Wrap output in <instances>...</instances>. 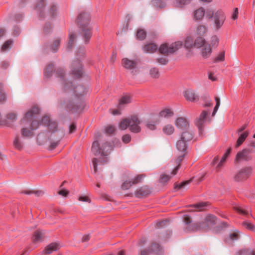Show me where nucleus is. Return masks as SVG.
Returning a JSON list of instances; mask_svg holds the SVG:
<instances>
[{
	"mask_svg": "<svg viewBox=\"0 0 255 255\" xmlns=\"http://www.w3.org/2000/svg\"><path fill=\"white\" fill-rule=\"evenodd\" d=\"M152 2L153 5L157 7L163 8L166 5L165 3L161 0H153Z\"/></svg>",
	"mask_w": 255,
	"mask_h": 255,
	"instance_id": "nucleus-51",
	"label": "nucleus"
},
{
	"mask_svg": "<svg viewBox=\"0 0 255 255\" xmlns=\"http://www.w3.org/2000/svg\"><path fill=\"white\" fill-rule=\"evenodd\" d=\"M171 177L169 175L166 174H162L160 175V182L162 183H166L171 179Z\"/></svg>",
	"mask_w": 255,
	"mask_h": 255,
	"instance_id": "nucleus-53",
	"label": "nucleus"
},
{
	"mask_svg": "<svg viewBox=\"0 0 255 255\" xmlns=\"http://www.w3.org/2000/svg\"><path fill=\"white\" fill-rule=\"evenodd\" d=\"M190 180L184 181L179 184L176 185L175 188L178 189H184L185 186L189 184Z\"/></svg>",
	"mask_w": 255,
	"mask_h": 255,
	"instance_id": "nucleus-60",
	"label": "nucleus"
},
{
	"mask_svg": "<svg viewBox=\"0 0 255 255\" xmlns=\"http://www.w3.org/2000/svg\"><path fill=\"white\" fill-rule=\"evenodd\" d=\"M39 113V109L37 107H33L30 110L28 111L24 117L21 119L20 121V124L23 125L22 128L21 129V135L26 138H31L33 137V130L31 127L28 128L25 127V125L28 121H31L35 116Z\"/></svg>",
	"mask_w": 255,
	"mask_h": 255,
	"instance_id": "nucleus-4",
	"label": "nucleus"
},
{
	"mask_svg": "<svg viewBox=\"0 0 255 255\" xmlns=\"http://www.w3.org/2000/svg\"><path fill=\"white\" fill-rule=\"evenodd\" d=\"M92 151L95 155L102 154V148L97 141H95L92 146Z\"/></svg>",
	"mask_w": 255,
	"mask_h": 255,
	"instance_id": "nucleus-32",
	"label": "nucleus"
},
{
	"mask_svg": "<svg viewBox=\"0 0 255 255\" xmlns=\"http://www.w3.org/2000/svg\"><path fill=\"white\" fill-rule=\"evenodd\" d=\"M75 37H76V36H75V34H74L73 33L69 34V41H68V45H67V48L69 49H70L73 47V46L74 44V41L75 39Z\"/></svg>",
	"mask_w": 255,
	"mask_h": 255,
	"instance_id": "nucleus-45",
	"label": "nucleus"
},
{
	"mask_svg": "<svg viewBox=\"0 0 255 255\" xmlns=\"http://www.w3.org/2000/svg\"><path fill=\"white\" fill-rule=\"evenodd\" d=\"M173 112L171 109L166 108L162 110L159 113V117L164 118H169L173 116Z\"/></svg>",
	"mask_w": 255,
	"mask_h": 255,
	"instance_id": "nucleus-28",
	"label": "nucleus"
},
{
	"mask_svg": "<svg viewBox=\"0 0 255 255\" xmlns=\"http://www.w3.org/2000/svg\"><path fill=\"white\" fill-rule=\"evenodd\" d=\"M140 121L137 116L133 115L131 117L123 120L120 124V128L124 130L129 128L130 131L138 133L140 131L139 126Z\"/></svg>",
	"mask_w": 255,
	"mask_h": 255,
	"instance_id": "nucleus-5",
	"label": "nucleus"
},
{
	"mask_svg": "<svg viewBox=\"0 0 255 255\" xmlns=\"http://www.w3.org/2000/svg\"><path fill=\"white\" fill-rule=\"evenodd\" d=\"M192 220L190 216H185L184 218V222L187 226L185 229V232H189L191 231H197L200 228V226L198 223H194L192 224H190L191 223Z\"/></svg>",
	"mask_w": 255,
	"mask_h": 255,
	"instance_id": "nucleus-12",
	"label": "nucleus"
},
{
	"mask_svg": "<svg viewBox=\"0 0 255 255\" xmlns=\"http://www.w3.org/2000/svg\"><path fill=\"white\" fill-rule=\"evenodd\" d=\"M44 233L39 230L35 231L34 233L32 240L34 243H37L42 241L44 238Z\"/></svg>",
	"mask_w": 255,
	"mask_h": 255,
	"instance_id": "nucleus-24",
	"label": "nucleus"
},
{
	"mask_svg": "<svg viewBox=\"0 0 255 255\" xmlns=\"http://www.w3.org/2000/svg\"><path fill=\"white\" fill-rule=\"evenodd\" d=\"M168 223V221L167 220H163L157 222L155 224V227L156 229H160L163 227H165Z\"/></svg>",
	"mask_w": 255,
	"mask_h": 255,
	"instance_id": "nucleus-55",
	"label": "nucleus"
},
{
	"mask_svg": "<svg viewBox=\"0 0 255 255\" xmlns=\"http://www.w3.org/2000/svg\"><path fill=\"white\" fill-rule=\"evenodd\" d=\"M46 5V3L44 0H38L36 3L35 9L39 13L40 16H43V10Z\"/></svg>",
	"mask_w": 255,
	"mask_h": 255,
	"instance_id": "nucleus-21",
	"label": "nucleus"
},
{
	"mask_svg": "<svg viewBox=\"0 0 255 255\" xmlns=\"http://www.w3.org/2000/svg\"><path fill=\"white\" fill-rule=\"evenodd\" d=\"M205 44L208 43L205 42V39L201 37H199L194 41V46L197 48L200 47L202 48Z\"/></svg>",
	"mask_w": 255,
	"mask_h": 255,
	"instance_id": "nucleus-37",
	"label": "nucleus"
},
{
	"mask_svg": "<svg viewBox=\"0 0 255 255\" xmlns=\"http://www.w3.org/2000/svg\"><path fill=\"white\" fill-rule=\"evenodd\" d=\"M237 255H255V251L252 249H243L238 252Z\"/></svg>",
	"mask_w": 255,
	"mask_h": 255,
	"instance_id": "nucleus-40",
	"label": "nucleus"
},
{
	"mask_svg": "<svg viewBox=\"0 0 255 255\" xmlns=\"http://www.w3.org/2000/svg\"><path fill=\"white\" fill-rule=\"evenodd\" d=\"M193 136L194 133L193 131L189 128L185 129V130L181 133L180 138L185 141L188 142L193 139Z\"/></svg>",
	"mask_w": 255,
	"mask_h": 255,
	"instance_id": "nucleus-17",
	"label": "nucleus"
},
{
	"mask_svg": "<svg viewBox=\"0 0 255 255\" xmlns=\"http://www.w3.org/2000/svg\"><path fill=\"white\" fill-rule=\"evenodd\" d=\"M210 115V112L203 111L200 116L196 119L195 125L198 128L200 133H202L205 123L207 121Z\"/></svg>",
	"mask_w": 255,
	"mask_h": 255,
	"instance_id": "nucleus-9",
	"label": "nucleus"
},
{
	"mask_svg": "<svg viewBox=\"0 0 255 255\" xmlns=\"http://www.w3.org/2000/svg\"><path fill=\"white\" fill-rule=\"evenodd\" d=\"M60 41L61 39L59 37L55 39L49 46L50 50L53 53L56 52L59 49Z\"/></svg>",
	"mask_w": 255,
	"mask_h": 255,
	"instance_id": "nucleus-26",
	"label": "nucleus"
},
{
	"mask_svg": "<svg viewBox=\"0 0 255 255\" xmlns=\"http://www.w3.org/2000/svg\"><path fill=\"white\" fill-rule=\"evenodd\" d=\"M217 220L216 217L212 215H208L205 219V222L208 226L212 225L215 224Z\"/></svg>",
	"mask_w": 255,
	"mask_h": 255,
	"instance_id": "nucleus-41",
	"label": "nucleus"
},
{
	"mask_svg": "<svg viewBox=\"0 0 255 255\" xmlns=\"http://www.w3.org/2000/svg\"><path fill=\"white\" fill-rule=\"evenodd\" d=\"M47 127L51 132L48 137L50 139L49 149L53 150L57 147L64 136V132L62 129L58 128V124L55 121L50 122Z\"/></svg>",
	"mask_w": 255,
	"mask_h": 255,
	"instance_id": "nucleus-2",
	"label": "nucleus"
},
{
	"mask_svg": "<svg viewBox=\"0 0 255 255\" xmlns=\"http://www.w3.org/2000/svg\"><path fill=\"white\" fill-rule=\"evenodd\" d=\"M176 147L178 151L181 153H187L188 142L181 139H179L176 142Z\"/></svg>",
	"mask_w": 255,
	"mask_h": 255,
	"instance_id": "nucleus-19",
	"label": "nucleus"
},
{
	"mask_svg": "<svg viewBox=\"0 0 255 255\" xmlns=\"http://www.w3.org/2000/svg\"><path fill=\"white\" fill-rule=\"evenodd\" d=\"M149 193L150 191L148 187L144 186L138 189L135 193V195L136 197L141 198L146 196L149 194Z\"/></svg>",
	"mask_w": 255,
	"mask_h": 255,
	"instance_id": "nucleus-23",
	"label": "nucleus"
},
{
	"mask_svg": "<svg viewBox=\"0 0 255 255\" xmlns=\"http://www.w3.org/2000/svg\"><path fill=\"white\" fill-rule=\"evenodd\" d=\"M157 49V46L154 43L146 44L144 46L143 50L146 53H153Z\"/></svg>",
	"mask_w": 255,
	"mask_h": 255,
	"instance_id": "nucleus-33",
	"label": "nucleus"
},
{
	"mask_svg": "<svg viewBox=\"0 0 255 255\" xmlns=\"http://www.w3.org/2000/svg\"><path fill=\"white\" fill-rule=\"evenodd\" d=\"M102 154L107 155L112 150V145L110 143L106 142L102 147Z\"/></svg>",
	"mask_w": 255,
	"mask_h": 255,
	"instance_id": "nucleus-31",
	"label": "nucleus"
},
{
	"mask_svg": "<svg viewBox=\"0 0 255 255\" xmlns=\"http://www.w3.org/2000/svg\"><path fill=\"white\" fill-rule=\"evenodd\" d=\"M13 145L15 146V147L18 149H20L22 147V144L21 143L20 138L18 136H16L15 137V139L13 141Z\"/></svg>",
	"mask_w": 255,
	"mask_h": 255,
	"instance_id": "nucleus-52",
	"label": "nucleus"
},
{
	"mask_svg": "<svg viewBox=\"0 0 255 255\" xmlns=\"http://www.w3.org/2000/svg\"><path fill=\"white\" fill-rule=\"evenodd\" d=\"M49 13L51 16L54 17L57 13V8L56 5L52 4L50 6Z\"/></svg>",
	"mask_w": 255,
	"mask_h": 255,
	"instance_id": "nucleus-54",
	"label": "nucleus"
},
{
	"mask_svg": "<svg viewBox=\"0 0 255 255\" xmlns=\"http://www.w3.org/2000/svg\"><path fill=\"white\" fill-rule=\"evenodd\" d=\"M191 0H175L174 5L176 7H183L184 5L189 4Z\"/></svg>",
	"mask_w": 255,
	"mask_h": 255,
	"instance_id": "nucleus-38",
	"label": "nucleus"
},
{
	"mask_svg": "<svg viewBox=\"0 0 255 255\" xmlns=\"http://www.w3.org/2000/svg\"><path fill=\"white\" fill-rule=\"evenodd\" d=\"M163 133L167 135L172 134L175 131V128L171 124H167L163 126L162 128Z\"/></svg>",
	"mask_w": 255,
	"mask_h": 255,
	"instance_id": "nucleus-29",
	"label": "nucleus"
},
{
	"mask_svg": "<svg viewBox=\"0 0 255 255\" xmlns=\"http://www.w3.org/2000/svg\"><path fill=\"white\" fill-rule=\"evenodd\" d=\"M234 209L238 213H239L242 215H249L250 211L249 209H243L242 208H241V207H239V206L235 207Z\"/></svg>",
	"mask_w": 255,
	"mask_h": 255,
	"instance_id": "nucleus-48",
	"label": "nucleus"
},
{
	"mask_svg": "<svg viewBox=\"0 0 255 255\" xmlns=\"http://www.w3.org/2000/svg\"><path fill=\"white\" fill-rule=\"evenodd\" d=\"M6 124L9 126L10 124L15 122L17 119V114L13 112H9L6 116Z\"/></svg>",
	"mask_w": 255,
	"mask_h": 255,
	"instance_id": "nucleus-27",
	"label": "nucleus"
},
{
	"mask_svg": "<svg viewBox=\"0 0 255 255\" xmlns=\"http://www.w3.org/2000/svg\"><path fill=\"white\" fill-rule=\"evenodd\" d=\"M77 21L81 28V35L83 38L84 43L86 44L89 42L92 36L91 28L89 25L90 21L89 14L86 12L80 13L78 16Z\"/></svg>",
	"mask_w": 255,
	"mask_h": 255,
	"instance_id": "nucleus-3",
	"label": "nucleus"
},
{
	"mask_svg": "<svg viewBox=\"0 0 255 255\" xmlns=\"http://www.w3.org/2000/svg\"><path fill=\"white\" fill-rule=\"evenodd\" d=\"M225 60V52L223 51L219 53L214 60L215 62L223 61Z\"/></svg>",
	"mask_w": 255,
	"mask_h": 255,
	"instance_id": "nucleus-56",
	"label": "nucleus"
},
{
	"mask_svg": "<svg viewBox=\"0 0 255 255\" xmlns=\"http://www.w3.org/2000/svg\"><path fill=\"white\" fill-rule=\"evenodd\" d=\"M174 124L177 128L181 129H186L189 128V122L185 117H178L175 122Z\"/></svg>",
	"mask_w": 255,
	"mask_h": 255,
	"instance_id": "nucleus-13",
	"label": "nucleus"
},
{
	"mask_svg": "<svg viewBox=\"0 0 255 255\" xmlns=\"http://www.w3.org/2000/svg\"><path fill=\"white\" fill-rule=\"evenodd\" d=\"M39 125V123L36 120H33L30 123V127H31L33 130H36L38 128Z\"/></svg>",
	"mask_w": 255,
	"mask_h": 255,
	"instance_id": "nucleus-64",
	"label": "nucleus"
},
{
	"mask_svg": "<svg viewBox=\"0 0 255 255\" xmlns=\"http://www.w3.org/2000/svg\"><path fill=\"white\" fill-rule=\"evenodd\" d=\"M215 101L216 102V105L214 108V111L212 113L213 116H214L215 115L216 113L217 112V111L219 107L220 104V100L219 97H215Z\"/></svg>",
	"mask_w": 255,
	"mask_h": 255,
	"instance_id": "nucleus-61",
	"label": "nucleus"
},
{
	"mask_svg": "<svg viewBox=\"0 0 255 255\" xmlns=\"http://www.w3.org/2000/svg\"><path fill=\"white\" fill-rule=\"evenodd\" d=\"M229 238L232 241H237L240 238V233L238 230L232 231L229 234Z\"/></svg>",
	"mask_w": 255,
	"mask_h": 255,
	"instance_id": "nucleus-42",
	"label": "nucleus"
},
{
	"mask_svg": "<svg viewBox=\"0 0 255 255\" xmlns=\"http://www.w3.org/2000/svg\"><path fill=\"white\" fill-rule=\"evenodd\" d=\"M151 250L156 254L161 253L162 248L157 243H153L151 247Z\"/></svg>",
	"mask_w": 255,
	"mask_h": 255,
	"instance_id": "nucleus-49",
	"label": "nucleus"
},
{
	"mask_svg": "<svg viewBox=\"0 0 255 255\" xmlns=\"http://www.w3.org/2000/svg\"><path fill=\"white\" fill-rule=\"evenodd\" d=\"M131 102V97L129 95H125L122 97L120 100L119 106L129 104Z\"/></svg>",
	"mask_w": 255,
	"mask_h": 255,
	"instance_id": "nucleus-39",
	"label": "nucleus"
},
{
	"mask_svg": "<svg viewBox=\"0 0 255 255\" xmlns=\"http://www.w3.org/2000/svg\"><path fill=\"white\" fill-rule=\"evenodd\" d=\"M249 135V132L247 131H246L244 132L243 133H241L240 135L239 138H238L237 140V142L236 144V147H238L240 145H242V144L244 142V141L246 140L247 137H248Z\"/></svg>",
	"mask_w": 255,
	"mask_h": 255,
	"instance_id": "nucleus-30",
	"label": "nucleus"
},
{
	"mask_svg": "<svg viewBox=\"0 0 255 255\" xmlns=\"http://www.w3.org/2000/svg\"><path fill=\"white\" fill-rule=\"evenodd\" d=\"M186 153H186V152L181 153V154L179 155L178 156L177 158L176 159V163L177 164V166L173 169V170L172 171V172L171 173V174L173 175H175L176 174V173L177 172V171L178 170V169L179 168L180 163L183 160V159H184V156H185V155H186Z\"/></svg>",
	"mask_w": 255,
	"mask_h": 255,
	"instance_id": "nucleus-25",
	"label": "nucleus"
},
{
	"mask_svg": "<svg viewBox=\"0 0 255 255\" xmlns=\"http://www.w3.org/2000/svg\"><path fill=\"white\" fill-rule=\"evenodd\" d=\"M205 14V10L204 8L200 7L194 11L193 18L195 21H201L203 19Z\"/></svg>",
	"mask_w": 255,
	"mask_h": 255,
	"instance_id": "nucleus-16",
	"label": "nucleus"
},
{
	"mask_svg": "<svg viewBox=\"0 0 255 255\" xmlns=\"http://www.w3.org/2000/svg\"><path fill=\"white\" fill-rule=\"evenodd\" d=\"M102 156L99 158H93L92 160V163L94 167V172H96L97 171V166L98 164L99 163V164H104L106 163L108 161L107 157H106V155H104L103 154H101Z\"/></svg>",
	"mask_w": 255,
	"mask_h": 255,
	"instance_id": "nucleus-20",
	"label": "nucleus"
},
{
	"mask_svg": "<svg viewBox=\"0 0 255 255\" xmlns=\"http://www.w3.org/2000/svg\"><path fill=\"white\" fill-rule=\"evenodd\" d=\"M184 96L185 99L190 102H195L198 99V96L195 91L191 89L186 90L184 93Z\"/></svg>",
	"mask_w": 255,
	"mask_h": 255,
	"instance_id": "nucleus-18",
	"label": "nucleus"
},
{
	"mask_svg": "<svg viewBox=\"0 0 255 255\" xmlns=\"http://www.w3.org/2000/svg\"><path fill=\"white\" fill-rule=\"evenodd\" d=\"M219 42V38L217 36H213L211 38V44L212 46H217Z\"/></svg>",
	"mask_w": 255,
	"mask_h": 255,
	"instance_id": "nucleus-58",
	"label": "nucleus"
},
{
	"mask_svg": "<svg viewBox=\"0 0 255 255\" xmlns=\"http://www.w3.org/2000/svg\"><path fill=\"white\" fill-rule=\"evenodd\" d=\"M212 53V49L211 46L209 44H205L202 48L201 50V54L204 58L209 57Z\"/></svg>",
	"mask_w": 255,
	"mask_h": 255,
	"instance_id": "nucleus-22",
	"label": "nucleus"
},
{
	"mask_svg": "<svg viewBox=\"0 0 255 255\" xmlns=\"http://www.w3.org/2000/svg\"><path fill=\"white\" fill-rule=\"evenodd\" d=\"M196 210L199 211H201L204 209V208L206 207V203L201 202L194 205Z\"/></svg>",
	"mask_w": 255,
	"mask_h": 255,
	"instance_id": "nucleus-57",
	"label": "nucleus"
},
{
	"mask_svg": "<svg viewBox=\"0 0 255 255\" xmlns=\"http://www.w3.org/2000/svg\"><path fill=\"white\" fill-rule=\"evenodd\" d=\"M12 43V41L8 40L6 41L1 47V51L5 52L9 50L11 48V45Z\"/></svg>",
	"mask_w": 255,
	"mask_h": 255,
	"instance_id": "nucleus-43",
	"label": "nucleus"
},
{
	"mask_svg": "<svg viewBox=\"0 0 255 255\" xmlns=\"http://www.w3.org/2000/svg\"><path fill=\"white\" fill-rule=\"evenodd\" d=\"M122 64L125 68L128 70H131L134 69L136 67L137 62L135 60L125 58L122 59Z\"/></svg>",
	"mask_w": 255,
	"mask_h": 255,
	"instance_id": "nucleus-15",
	"label": "nucleus"
},
{
	"mask_svg": "<svg viewBox=\"0 0 255 255\" xmlns=\"http://www.w3.org/2000/svg\"><path fill=\"white\" fill-rule=\"evenodd\" d=\"M194 42L193 38L191 36H188L185 40L184 47L187 49H190L194 46Z\"/></svg>",
	"mask_w": 255,
	"mask_h": 255,
	"instance_id": "nucleus-34",
	"label": "nucleus"
},
{
	"mask_svg": "<svg viewBox=\"0 0 255 255\" xmlns=\"http://www.w3.org/2000/svg\"><path fill=\"white\" fill-rule=\"evenodd\" d=\"M132 181H126L122 185V188L125 190L129 189L132 185Z\"/></svg>",
	"mask_w": 255,
	"mask_h": 255,
	"instance_id": "nucleus-63",
	"label": "nucleus"
},
{
	"mask_svg": "<svg viewBox=\"0 0 255 255\" xmlns=\"http://www.w3.org/2000/svg\"><path fill=\"white\" fill-rule=\"evenodd\" d=\"M207 32V27L205 25L200 24L199 25L196 30V33L197 35L202 36L205 35Z\"/></svg>",
	"mask_w": 255,
	"mask_h": 255,
	"instance_id": "nucleus-35",
	"label": "nucleus"
},
{
	"mask_svg": "<svg viewBox=\"0 0 255 255\" xmlns=\"http://www.w3.org/2000/svg\"><path fill=\"white\" fill-rule=\"evenodd\" d=\"M37 138L38 142L40 144L43 143L46 140V138H45V133L43 132H41V133L38 134Z\"/></svg>",
	"mask_w": 255,
	"mask_h": 255,
	"instance_id": "nucleus-59",
	"label": "nucleus"
},
{
	"mask_svg": "<svg viewBox=\"0 0 255 255\" xmlns=\"http://www.w3.org/2000/svg\"><path fill=\"white\" fill-rule=\"evenodd\" d=\"M144 176L142 175H139L134 178L132 181V184H136L139 183L143 178Z\"/></svg>",
	"mask_w": 255,
	"mask_h": 255,
	"instance_id": "nucleus-62",
	"label": "nucleus"
},
{
	"mask_svg": "<svg viewBox=\"0 0 255 255\" xmlns=\"http://www.w3.org/2000/svg\"><path fill=\"white\" fill-rule=\"evenodd\" d=\"M146 33L142 29H138L136 32L137 38L139 40H143L146 37Z\"/></svg>",
	"mask_w": 255,
	"mask_h": 255,
	"instance_id": "nucleus-46",
	"label": "nucleus"
},
{
	"mask_svg": "<svg viewBox=\"0 0 255 255\" xmlns=\"http://www.w3.org/2000/svg\"><path fill=\"white\" fill-rule=\"evenodd\" d=\"M207 16L209 18L213 17V24L215 30H219L223 25L226 16L221 10L214 12L212 10H208L206 12Z\"/></svg>",
	"mask_w": 255,
	"mask_h": 255,
	"instance_id": "nucleus-6",
	"label": "nucleus"
},
{
	"mask_svg": "<svg viewBox=\"0 0 255 255\" xmlns=\"http://www.w3.org/2000/svg\"><path fill=\"white\" fill-rule=\"evenodd\" d=\"M253 167L246 166L240 170L234 176V180L236 182H241L247 180L252 174Z\"/></svg>",
	"mask_w": 255,
	"mask_h": 255,
	"instance_id": "nucleus-8",
	"label": "nucleus"
},
{
	"mask_svg": "<svg viewBox=\"0 0 255 255\" xmlns=\"http://www.w3.org/2000/svg\"><path fill=\"white\" fill-rule=\"evenodd\" d=\"M149 74L151 77L157 78L159 76V72L157 68H153L150 70Z\"/></svg>",
	"mask_w": 255,
	"mask_h": 255,
	"instance_id": "nucleus-50",
	"label": "nucleus"
},
{
	"mask_svg": "<svg viewBox=\"0 0 255 255\" xmlns=\"http://www.w3.org/2000/svg\"><path fill=\"white\" fill-rule=\"evenodd\" d=\"M159 123V120L157 119H154L152 120H149L147 122L146 127L150 130H154L156 129V125Z\"/></svg>",
	"mask_w": 255,
	"mask_h": 255,
	"instance_id": "nucleus-36",
	"label": "nucleus"
},
{
	"mask_svg": "<svg viewBox=\"0 0 255 255\" xmlns=\"http://www.w3.org/2000/svg\"><path fill=\"white\" fill-rule=\"evenodd\" d=\"M71 73L76 78L80 77L83 74L82 65L79 59L74 60L71 65Z\"/></svg>",
	"mask_w": 255,
	"mask_h": 255,
	"instance_id": "nucleus-11",
	"label": "nucleus"
},
{
	"mask_svg": "<svg viewBox=\"0 0 255 255\" xmlns=\"http://www.w3.org/2000/svg\"><path fill=\"white\" fill-rule=\"evenodd\" d=\"M54 66L50 64L47 66L44 71V75L47 77H50L53 71Z\"/></svg>",
	"mask_w": 255,
	"mask_h": 255,
	"instance_id": "nucleus-44",
	"label": "nucleus"
},
{
	"mask_svg": "<svg viewBox=\"0 0 255 255\" xmlns=\"http://www.w3.org/2000/svg\"><path fill=\"white\" fill-rule=\"evenodd\" d=\"M61 246L58 243H52L49 245H47L44 250L43 251L44 254L46 255H48L52 253L54 251H57L59 250Z\"/></svg>",
	"mask_w": 255,
	"mask_h": 255,
	"instance_id": "nucleus-14",
	"label": "nucleus"
},
{
	"mask_svg": "<svg viewBox=\"0 0 255 255\" xmlns=\"http://www.w3.org/2000/svg\"><path fill=\"white\" fill-rule=\"evenodd\" d=\"M64 91L69 93L70 99L68 100L67 108L71 111L75 112L77 110V104L80 102V96L83 95L86 92V88L82 85H79L75 88H72V83L66 82L63 86Z\"/></svg>",
	"mask_w": 255,
	"mask_h": 255,
	"instance_id": "nucleus-1",
	"label": "nucleus"
},
{
	"mask_svg": "<svg viewBox=\"0 0 255 255\" xmlns=\"http://www.w3.org/2000/svg\"><path fill=\"white\" fill-rule=\"evenodd\" d=\"M182 44V42L180 41L172 43L169 46L166 43L162 44L159 47V51L161 54L164 55H168L178 50L181 47Z\"/></svg>",
	"mask_w": 255,
	"mask_h": 255,
	"instance_id": "nucleus-7",
	"label": "nucleus"
},
{
	"mask_svg": "<svg viewBox=\"0 0 255 255\" xmlns=\"http://www.w3.org/2000/svg\"><path fill=\"white\" fill-rule=\"evenodd\" d=\"M227 155H224L223 157H222L221 159L220 160L219 163L217 164V165L216 167V169L217 171H219L224 166V164L226 162V159H227Z\"/></svg>",
	"mask_w": 255,
	"mask_h": 255,
	"instance_id": "nucleus-47",
	"label": "nucleus"
},
{
	"mask_svg": "<svg viewBox=\"0 0 255 255\" xmlns=\"http://www.w3.org/2000/svg\"><path fill=\"white\" fill-rule=\"evenodd\" d=\"M253 151L249 148H244L242 151H239L237 154L235 161L239 162L241 161H248L252 159V157L250 155V153Z\"/></svg>",
	"mask_w": 255,
	"mask_h": 255,
	"instance_id": "nucleus-10",
	"label": "nucleus"
}]
</instances>
